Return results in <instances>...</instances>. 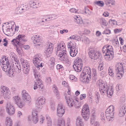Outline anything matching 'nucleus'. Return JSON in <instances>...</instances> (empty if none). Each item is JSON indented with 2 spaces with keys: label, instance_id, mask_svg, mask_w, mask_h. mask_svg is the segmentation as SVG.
<instances>
[{
  "label": "nucleus",
  "instance_id": "obj_41",
  "mask_svg": "<svg viewBox=\"0 0 126 126\" xmlns=\"http://www.w3.org/2000/svg\"><path fill=\"white\" fill-rule=\"evenodd\" d=\"M25 36L23 34H19L16 37V39H26L25 38Z\"/></svg>",
  "mask_w": 126,
  "mask_h": 126
},
{
  "label": "nucleus",
  "instance_id": "obj_29",
  "mask_svg": "<svg viewBox=\"0 0 126 126\" xmlns=\"http://www.w3.org/2000/svg\"><path fill=\"white\" fill-rule=\"evenodd\" d=\"M73 67L75 71L79 72L81 71L82 65L81 64L74 65H73Z\"/></svg>",
  "mask_w": 126,
  "mask_h": 126
},
{
  "label": "nucleus",
  "instance_id": "obj_10",
  "mask_svg": "<svg viewBox=\"0 0 126 126\" xmlns=\"http://www.w3.org/2000/svg\"><path fill=\"white\" fill-rule=\"evenodd\" d=\"M0 92L1 95H2L4 98L6 99H9L10 97L9 95L10 94V92L8 87L4 86H1L0 88Z\"/></svg>",
  "mask_w": 126,
  "mask_h": 126
},
{
  "label": "nucleus",
  "instance_id": "obj_4",
  "mask_svg": "<svg viewBox=\"0 0 126 126\" xmlns=\"http://www.w3.org/2000/svg\"><path fill=\"white\" fill-rule=\"evenodd\" d=\"M80 76L82 79L84 80V81L88 83L91 79V69L90 67L88 66L85 67Z\"/></svg>",
  "mask_w": 126,
  "mask_h": 126
},
{
  "label": "nucleus",
  "instance_id": "obj_37",
  "mask_svg": "<svg viewBox=\"0 0 126 126\" xmlns=\"http://www.w3.org/2000/svg\"><path fill=\"white\" fill-rule=\"evenodd\" d=\"M46 118L47 121V126H51L52 122L51 118L49 116H46Z\"/></svg>",
  "mask_w": 126,
  "mask_h": 126
},
{
  "label": "nucleus",
  "instance_id": "obj_62",
  "mask_svg": "<svg viewBox=\"0 0 126 126\" xmlns=\"http://www.w3.org/2000/svg\"><path fill=\"white\" fill-rule=\"evenodd\" d=\"M86 95L85 94H82L80 95V99L82 100L85 98L86 97Z\"/></svg>",
  "mask_w": 126,
  "mask_h": 126
},
{
  "label": "nucleus",
  "instance_id": "obj_9",
  "mask_svg": "<svg viewBox=\"0 0 126 126\" xmlns=\"http://www.w3.org/2000/svg\"><path fill=\"white\" fill-rule=\"evenodd\" d=\"M82 115L85 120L87 121L90 117V111L88 105L85 104L83 106L82 110Z\"/></svg>",
  "mask_w": 126,
  "mask_h": 126
},
{
  "label": "nucleus",
  "instance_id": "obj_53",
  "mask_svg": "<svg viewBox=\"0 0 126 126\" xmlns=\"http://www.w3.org/2000/svg\"><path fill=\"white\" fill-rule=\"evenodd\" d=\"M110 33V31L108 29H106V30L103 32L102 33L103 34H109Z\"/></svg>",
  "mask_w": 126,
  "mask_h": 126
},
{
  "label": "nucleus",
  "instance_id": "obj_17",
  "mask_svg": "<svg viewBox=\"0 0 126 126\" xmlns=\"http://www.w3.org/2000/svg\"><path fill=\"white\" fill-rule=\"evenodd\" d=\"M45 102V99L44 97H38L36 101V107L37 108L41 109L43 107Z\"/></svg>",
  "mask_w": 126,
  "mask_h": 126
},
{
  "label": "nucleus",
  "instance_id": "obj_28",
  "mask_svg": "<svg viewBox=\"0 0 126 126\" xmlns=\"http://www.w3.org/2000/svg\"><path fill=\"white\" fill-rule=\"evenodd\" d=\"M5 124L6 126H12L13 124L11 119L8 117H7L5 120Z\"/></svg>",
  "mask_w": 126,
  "mask_h": 126
},
{
  "label": "nucleus",
  "instance_id": "obj_27",
  "mask_svg": "<svg viewBox=\"0 0 126 126\" xmlns=\"http://www.w3.org/2000/svg\"><path fill=\"white\" fill-rule=\"evenodd\" d=\"M69 53L71 56L74 57L78 53V49L76 48H72L70 49Z\"/></svg>",
  "mask_w": 126,
  "mask_h": 126
},
{
  "label": "nucleus",
  "instance_id": "obj_44",
  "mask_svg": "<svg viewBox=\"0 0 126 126\" xmlns=\"http://www.w3.org/2000/svg\"><path fill=\"white\" fill-rule=\"evenodd\" d=\"M84 13L85 14H88L89 15H91L92 13V12L87 7H85L84 8Z\"/></svg>",
  "mask_w": 126,
  "mask_h": 126
},
{
  "label": "nucleus",
  "instance_id": "obj_36",
  "mask_svg": "<svg viewBox=\"0 0 126 126\" xmlns=\"http://www.w3.org/2000/svg\"><path fill=\"white\" fill-rule=\"evenodd\" d=\"M82 65V60L78 58L75 61L74 65Z\"/></svg>",
  "mask_w": 126,
  "mask_h": 126
},
{
  "label": "nucleus",
  "instance_id": "obj_30",
  "mask_svg": "<svg viewBox=\"0 0 126 126\" xmlns=\"http://www.w3.org/2000/svg\"><path fill=\"white\" fill-rule=\"evenodd\" d=\"M67 45L68 47L69 48L71 49L72 48L76 47V44L73 40H71L69 43L68 42Z\"/></svg>",
  "mask_w": 126,
  "mask_h": 126
},
{
  "label": "nucleus",
  "instance_id": "obj_39",
  "mask_svg": "<svg viewBox=\"0 0 126 126\" xmlns=\"http://www.w3.org/2000/svg\"><path fill=\"white\" fill-rule=\"evenodd\" d=\"M56 68L59 71L62 72L64 70V68L63 66L60 64H58L56 65Z\"/></svg>",
  "mask_w": 126,
  "mask_h": 126
},
{
  "label": "nucleus",
  "instance_id": "obj_5",
  "mask_svg": "<svg viewBox=\"0 0 126 126\" xmlns=\"http://www.w3.org/2000/svg\"><path fill=\"white\" fill-rule=\"evenodd\" d=\"M124 64L119 63H117L115 67L116 76L118 77L121 78L123 76L124 73Z\"/></svg>",
  "mask_w": 126,
  "mask_h": 126
},
{
  "label": "nucleus",
  "instance_id": "obj_49",
  "mask_svg": "<svg viewBox=\"0 0 126 126\" xmlns=\"http://www.w3.org/2000/svg\"><path fill=\"white\" fill-rule=\"evenodd\" d=\"M113 70L110 67H109V73L110 76L113 77L114 76V73L113 72Z\"/></svg>",
  "mask_w": 126,
  "mask_h": 126
},
{
  "label": "nucleus",
  "instance_id": "obj_20",
  "mask_svg": "<svg viewBox=\"0 0 126 126\" xmlns=\"http://www.w3.org/2000/svg\"><path fill=\"white\" fill-rule=\"evenodd\" d=\"M22 98L24 101L26 102H31V96L25 90H23L22 91Z\"/></svg>",
  "mask_w": 126,
  "mask_h": 126
},
{
  "label": "nucleus",
  "instance_id": "obj_18",
  "mask_svg": "<svg viewBox=\"0 0 126 126\" xmlns=\"http://www.w3.org/2000/svg\"><path fill=\"white\" fill-rule=\"evenodd\" d=\"M12 62L11 61L9 62L8 59L5 56L1 58V59L0 60V63L2 70L4 71L3 68L6 66H7L8 67H9V64L10 63H11Z\"/></svg>",
  "mask_w": 126,
  "mask_h": 126
},
{
  "label": "nucleus",
  "instance_id": "obj_55",
  "mask_svg": "<svg viewBox=\"0 0 126 126\" xmlns=\"http://www.w3.org/2000/svg\"><path fill=\"white\" fill-rule=\"evenodd\" d=\"M40 39L39 35H33L31 38L32 39Z\"/></svg>",
  "mask_w": 126,
  "mask_h": 126
},
{
  "label": "nucleus",
  "instance_id": "obj_12",
  "mask_svg": "<svg viewBox=\"0 0 126 126\" xmlns=\"http://www.w3.org/2000/svg\"><path fill=\"white\" fill-rule=\"evenodd\" d=\"M65 107L62 103H59L58 105L57 114L59 117H62L65 112Z\"/></svg>",
  "mask_w": 126,
  "mask_h": 126
},
{
  "label": "nucleus",
  "instance_id": "obj_35",
  "mask_svg": "<svg viewBox=\"0 0 126 126\" xmlns=\"http://www.w3.org/2000/svg\"><path fill=\"white\" fill-rule=\"evenodd\" d=\"M13 99L16 104L21 100L20 97L18 95L13 96Z\"/></svg>",
  "mask_w": 126,
  "mask_h": 126
},
{
  "label": "nucleus",
  "instance_id": "obj_24",
  "mask_svg": "<svg viewBox=\"0 0 126 126\" xmlns=\"http://www.w3.org/2000/svg\"><path fill=\"white\" fill-rule=\"evenodd\" d=\"M53 45L52 43H50L48 47L45 52L47 57H49L51 55L53 49Z\"/></svg>",
  "mask_w": 126,
  "mask_h": 126
},
{
  "label": "nucleus",
  "instance_id": "obj_56",
  "mask_svg": "<svg viewBox=\"0 0 126 126\" xmlns=\"http://www.w3.org/2000/svg\"><path fill=\"white\" fill-rule=\"evenodd\" d=\"M51 108L52 110H54L55 109V107L54 103H51Z\"/></svg>",
  "mask_w": 126,
  "mask_h": 126
},
{
  "label": "nucleus",
  "instance_id": "obj_61",
  "mask_svg": "<svg viewBox=\"0 0 126 126\" xmlns=\"http://www.w3.org/2000/svg\"><path fill=\"white\" fill-rule=\"evenodd\" d=\"M12 60H14L15 61V62H14V63H16V64L18 63L19 62L18 59L17 58V57L16 56Z\"/></svg>",
  "mask_w": 126,
  "mask_h": 126
},
{
  "label": "nucleus",
  "instance_id": "obj_34",
  "mask_svg": "<svg viewBox=\"0 0 126 126\" xmlns=\"http://www.w3.org/2000/svg\"><path fill=\"white\" fill-rule=\"evenodd\" d=\"M99 23L102 26H106L108 23L106 20L104 18H100L99 19Z\"/></svg>",
  "mask_w": 126,
  "mask_h": 126
},
{
  "label": "nucleus",
  "instance_id": "obj_46",
  "mask_svg": "<svg viewBox=\"0 0 126 126\" xmlns=\"http://www.w3.org/2000/svg\"><path fill=\"white\" fill-rule=\"evenodd\" d=\"M69 38L70 39H81L80 37L79 36H78L77 35H73L70 37Z\"/></svg>",
  "mask_w": 126,
  "mask_h": 126
},
{
  "label": "nucleus",
  "instance_id": "obj_22",
  "mask_svg": "<svg viewBox=\"0 0 126 126\" xmlns=\"http://www.w3.org/2000/svg\"><path fill=\"white\" fill-rule=\"evenodd\" d=\"M113 49L111 45H107L103 47L102 52L103 53L108 52L110 53L112 52H113Z\"/></svg>",
  "mask_w": 126,
  "mask_h": 126
},
{
  "label": "nucleus",
  "instance_id": "obj_51",
  "mask_svg": "<svg viewBox=\"0 0 126 126\" xmlns=\"http://www.w3.org/2000/svg\"><path fill=\"white\" fill-rule=\"evenodd\" d=\"M82 123L81 118L79 117H78L77 119L76 124Z\"/></svg>",
  "mask_w": 126,
  "mask_h": 126
},
{
  "label": "nucleus",
  "instance_id": "obj_64",
  "mask_svg": "<svg viewBox=\"0 0 126 126\" xmlns=\"http://www.w3.org/2000/svg\"><path fill=\"white\" fill-rule=\"evenodd\" d=\"M109 13L107 11H106L104 12L103 14V16L105 17H107L109 16Z\"/></svg>",
  "mask_w": 126,
  "mask_h": 126
},
{
  "label": "nucleus",
  "instance_id": "obj_1",
  "mask_svg": "<svg viewBox=\"0 0 126 126\" xmlns=\"http://www.w3.org/2000/svg\"><path fill=\"white\" fill-rule=\"evenodd\" d=\"M33 71L35 78V79L34 80L35 83L34 84V89L35 90L38 88L39 90L42 91L44 85L42 81L38 78V76H40L39 75V72L35 68H33Z\"/></svg>",
  "mask_w": 126,
  "mask_h": 126
},
{
  "label": "nucleus",
  "instance_id": "obj_54",
  "mask_svg": "<svg viewBox=\"0 0 126 126\" xmlns=\"http://www.w3.org/2000/svg\"><path fill=\"white\" fill-rule=\"evenodd\" d=\"M45 119L44 117L41 116L40 117V118L39 119L40 122V124H43V122L45 120Z\"/></svg>",
  "mask_w": 126,
  "mask_h": 126
},
{
  "label": "nucleus",
  "instance_id": "obj_7",
  "mask_svg": "<svg viewBox=\"0 0 126 126\" xmlns=\"http://www.w3.org/2000/svg\"><path fill=\"white\" fill-rule=\"evenodd\" d=\"M41 56L40 54H36L34 56L33 59V63L38 70H40V67L41 68L43 66V63L41 62L42 59Z\"/></svg>",
  "mask_w": 126,
  "mask_h": 126
},
{
  "label": "nucleus",
  "instance_id": "obj_45",
  "mask_svg": "<svg viewBox=\"0 0 126 126\" xmlns=\"http://www.w3.org/2000/svg\"><path fill=\"white\" fill-rule=\"evenodd\" d=\"M20 108H22L24 106V104L21 101L16 104Z\"/></svg>",
  "mask_w": 126,
  "mask_h": 126
},
{
  "label": "nucleus",
  "instance_id": "obj_40",
  "mask_svg": "<svg viewBox=\"0 0 126 126\" xmlns=\"http://www.w3.org/2000/svg\"><path fill=\"white\" fill-rule=\"evenodd\" d=\"M48 17V20H53L56 18L57 17V15H48V16H47Z\"/></svg>",
  "mask_w": 126,
  "mask_h": 126
},
{
  "label": "nucleus",
  "instance_id": "obj_23",
  "mask_svg": "<svg viewBox=\"0 0 126 126\" xmlns=\"http://www.w3.org/2000/svg\"><path fill=\"white\" fill-rule=\"evenodd\" d=\"M15 109L14 107L10 104H7L6 111L8 114L10 115H13L15 113Z\"/></svg>",
  "mask_w": 126,
  "mask_h": 126
},
{
  "label": "nucleus",
  "instance_id": "obj_31",
  "mask_svg": "<svg viewBox=\"0 0 126 126\" xmlns=\"http://www.w3.org/2000/svg\"><path fill=\"white\" fill-rule=\"evenodd\" d=\"M30 6L33 8H37V2L33 0L29 2Z\"/></svg>",
  "mask_w": 126,
  "mask_h": 126
},
{
  "label": "nucleus",
  "instance_id": "obj_57",
  "mask_svg": "<svg viewBox=\"0 0 126 126\" xmlns=\"http://www.w3.org/2000/svg\"><path fill=\"white\" fill-rule=\"evenodd\" d=\"M20 6H22V8L24 9L23 10L24 12H25L27 10V8L28 7V6L24 4Z\"/></svg>",
  "mask_w": 126,
  "mask_h": 126
},
{
  "label": "nucleus",
  "instance_id": "obj_15",
  "mask_svg": "<svg viewBox=\"0 0 126 126\" xmlns=\"http://www.w3.org/2000/svg\"><path fill=\"white\" fill-rule=\"evenodd\" d=\"M18 40L19 41H17V40H12V42H14L13 45L15 47H16V51L19 55H20L22 54V51L20 47H18V46L19 47L21 46L22 45V44L20 42V40Z\"/></svg>",
  "mask_w": 126,
  "mask_h": 126
},
{
  "label": "nucleus",
  "instance_id": "obj_48",
  "mask_svg": "<svg viewBox=\"0 0 126 126\" xmlns=\"http://www.w3.org/2000/svg\"><path fill=\"white\" fill-rule=\"evenodd\" d=\"M77 23L79 25L83 24V21L81 18L79 19L77 17V18L76 19Z\"/></svg>",
  "mask_w": 126,
  "mask_h": 126
},
{
  "label": "nucleus",
  "instance_id": "obj_59",
  "mask_svg": "<svg viewBox=\"0 0 126 126\" xmlns=\"http://www.w3.org/2000/svg\"><path fill=\"white\" fill-rule=\"evenodd\" d=\"M10 56L12 59L14 58L16 56L14 53L12 52H11L10 53Z\"/></svg>",
  "mask_w": 126,
  "mask_h": 126
},
{
  "label": "nucleus",
  "instance_id": "obj_33",
  "mask_svg": "<svg viewBox=\"0 0 126 126\" xmlns=\"http://www.w3.org/2000/svg\"><path fill=\"white\" fill-rule=\"evenodd\" d=\"M57 126H65L64 120L61 118L59 119L58 121Z\"/></svg>",
  "mask_w": 126,
  "mask_h": 126
},
{
  "label": "nucleus",
  "instance_id": "obj_8",
  "mask_svg": "<svg viewBox=\"0 0 126 126\" xmlns=\"http://www.w3.org/2000/svg\"><path fill=\"white\" fill-rule=\"evenodd\" d=\"M88 53L90 58L94 59H98L101 55L98 51L95 50L92 47L89 48Z\"/></svg>",
  "mask_w": 126,
  "mask_h": 126
},
{
  "label": "nucleus",
  "instance_id": "obj_2",
  "mask_svg": "<svg viewBox=\"0 0 126 126\" xmlns=\"http://www.w3.org/2000/svg\"><path fill=\"white\" fill-rule=\"evenodd\" d=\"M9 67L6 66L3 68L4 71L5 72H8L10 74L12 72L15 71L17 73H19L21 70L20 65L18 63L16 64V63L12 62L11 63L9 64Z\"/></svg>",
  "mask_w": 126,
  "mask_h": 126
},
{
  "label": "nucleus",
  "instance_id": "obj_3",
  "mask_svg": "<svg viewBox=\"0 0 126 126\" xmlns=\"http://www.w3.org/2000/svg\"><path fill=\"white\" fill-rule=\"evenodd\" d=\"M99 91L101 94L104 95L106 93L108 97H110L113 94V90L112 88H109L106 83L100 85Z\"/></svg>",
  "mask_w": 126,
  "mask_h": 126
},
{
  "label": "nucleus",
  "instance_id": "obj_50",
  "mask_svg": "<svg viewBox=\"0 0 126 126\" xmlns=\"http://www.w3.org/2000/svg\"><path fill=\"white\" fill-rule=\"evenodd\" d=\"M46 82L48 84H50L51 82V80L50 77H48L46 78Z\"/></svg>",
  "mask_w": 126,
  "mask_h": 126
},
{
  "label": "nucleus",
  "instance_id": "obj_47",
  "mask_svg": "<svg viewBox=\"0 0 126 126\" xmlns=\"http://www.w3.org/2000/svg\"><path fill=\"white\" fill-rule=\"evenodd\" d=\"M33 42L35 44V46H39L41 44V42L40 41V40H34Z\"/></svg>",
  "mask_w": 126,
  "mask_h": 126
},
{
  "label": "nucleus",
  "instance_id": "obj_25",
  "mask_svg": "<svg viewBox=\"0 0 126 126\" xmlns=\"http://www.w3.org/2000/svg\"><path fill=\"white\" fill-rule=\"evenodd\" d=\"M106 55L104 56L105 59L107 61H110L112 60L114 57V52L110 53L105 52Z\"/></svg>",
  "mask_w": 126,
  "mask_h": 126
},
{
  "label": "nucleus",
  "instance_id": "obj_32",
  "mask_svg": "<svg viewBox=\"0 0 126 126\" xmlns=\"http://www.w3.org/2000/svg\"><path fill=\"white\" fill-rule=\"evenodd\" d=\"M52 89L53 92L56 94V95L58 97L59 96V92L58 91L57 87L55 85H53Z\"/></svg>",
  "mask_w": 126,
  "mask_h": 126
},
{
  "label": "nucleus",
  "instance_id": "obj_21",
  "mask_svg": "<svg viewBox=\"0 0 126 126\" xmlns=\"http://www.w3.org/2000/svg\"><path fill=\"white\" fill-rule=\"evenodd\" d=\"M126 112V104H125L120 106L118 113V116L120 117L124 116Z\"/></svg>",
  "mask_w": 126,
  "mask_h": 126
},
{
  "label": "nucleus",
  "instance_id": "obj_14",
  "mask_svg": "<svg viewBox=\"0 0 126 126\" xmlns=\"http://www.w3.org/2000/svg\"><path fill=\"white\" fill-rule=\"evenodd\" d=\"M37 112L35 110H33L32 113V117L31 116L28 117V121L30 123L33 122L36 124L38 122V119L37 114Z\"/></svg>",
  "mask_w": 126,
  "mask_h": 126
},
{
  "label": "nucleus",
  "instance_id": "obj_38",
  "mask_svg": "<svg viewBox=\"0 0 126 126\" xmlns=\"http://www.w3.org/2000/svg\"><path fill=\"white\" fill-rule=\"evenodd\" d=\"M94 3L95 4L100 7L103 6L104 4V2L103 1H95L94 2Z\"/></svg>",
  "mask_w": 126,
  "mask_h": 126
},
{
  "label": "nucleus",
  "instance_id": "obj_58",
  "mask_svg": "<svg viewBox=\"0 0 126 126\" xmlns=\"http://www.w3.org/2000/svg\"><path fill=\"white\" fill-rule=\"evenodd\" d=\"M69 11L72 13H76L78 11L77 10H76L74 8H72L70 9L69 10Z\"/></svg>",
  "mask_w": 126,
  "mask_h": 126
},
{
  "label": "nucleus",
  "instance_id": "obj_6",
  "mask_svg": "<svg viewBox=\"0 0 126 126\" xmlns=\"http://www.w3.org/2000/svg\"><path fill=\"white\" fill-rule=\"evenodd\" d=\"M114 107L113 105L110 106L106 110L105 113L106 117L109 121H112L114 116Z\"/></svg>",
  "mask_w": 126,
  "mask_h": 126
},
{
  "label": "nucleus",
  "instance_id": "obj_16",
  "mask_svg": "<svg viewBox=\"0 0 126 126\" xmlns=\"http://www.w3.org/2000/svg\"><path fill=\"white\" fill-rule=\"evenodd\" d=\"M65 46L64 43L63 42H61L58 44L57 47H56L55 49L57 55L58 53L60 52H65L66 51Z\"/></svg>",
  "mask_w": 126,
  "mask_h": 126
},
{
  "label": "nucleus",
  "instance_id": "obj_42",
  "mask_svg": "<svg viewBox=\"0 0 126 126\" xmlns=\"http://www.w3.org/2000/svg\"><path fill=\"white\" fill-rule=\"evenodd\" d=\"M93 72L92 76L94 80L96 79L97 78V75L96 70L95 69H93Z\"/></svg>",
  "mask_w": 126,
  "mask_h": 126
},
{
  "label": "nucleus",
  "instance_id": "obj_26",
  "mask_svg": "<svg viewBox=\"0 0 126 126\" xmlns=\"http://www.w3.org/2000/svg\"><path fill=\"white\" fill-rule=\"evenodd\" d=\"M55 59L54 58H51L48 63V64L49 67L51 69H53L55 65Z\"/></svg>",
  "mask_w": 126,
  "mask_h": 126
},
{
  "label": "nucleus",
  "instance_id": "obj_19",
  "mask_svg": "<svg viewBox=\"0 0 126 126\" xmlns=\"http://www.w3.org/2000/svg\"><path fill=\"white\" fill-rule=\"evenodd\" d=\"M65 98L67 104L69 107L74 106L75 104V101L72 98L71 95H67L65 96Z\"/></svg>",
  "mask_w": 126,
  "mask_h": 126
},
{
  "label": "nucleus",
  "instance_id": "obj_63",
  "mask_svg": "<svg viewBox=\"0 0 126 126\" xmlns=\"http://www.w3.org/2000/svg\"><path fill=\"white\" fill-rule=\"evenodd\" d=\"M103 69V65L102 64H100L99 65L98 69L99 70L101 71Z\"/></svg>",
  "mask_w": 126,
  "mask_h": 126
},
{
  "label": "nucleus",
  "instance_id": "obj_60",
  "mask_svg": "<svg viewBox=\"0 0 126 126\" xmlns=\"http://www.w3.org/2000/svg\"><path fill=\"white\" fill-rule=\"evenodd\" d=\"M82 42L85 44H89L90 43L89 40H82Z\"/></svg>",
  "mask_w": 126,
  "mask_h": 126
},
{
  "label": "nucleus",
  "instance_id": "obj_52",
  "mask_svg": "<svg viewBox=\"0 0 126 126\" xmlns=\"http://www.w3.org/2000/svg\"><path fill=\"white\" fill-rule=\"evenodd\" d=\"M80 104L78 103V102H77L76 101L75 104V105H74L75 107L77 108H79L80 107Z\"/></svg>",
  "mask_w": 126,
  "mask_h": 126
},
{
  "label": "nucleus",
  "instance_id": "obj_13",
  "mask_svg": "<svg viewBox=\"0 0 126 126\" xmlns=\"http://www.w3.org/2000/svg\"><path fill=\"white\" fill-rule=\"evenodd\" d=\"M66 51L60 52L58 53L59 59L63 62H67L69 60L66 54Z\"/></svg>",
  "mask_w": 126,
  "mask_h": 126
},
{
  "label": "nucleus",
  "instance_id": "obj_43",
  "mask_svg": "<svg viewBox=\"0 0 126 126\" xmlns=\"http://www.w3.org/2000/svg\"><path fill=\"white\" fill-rule=\"evenodd\" d=\"M106 4L108 5L111 4L112 5H113L115 3L114 0H105Z\"/></svg>",
  "mask_w": 126,
  "mask_h": 126
},
{
  "label": "nucleus",
  "instance_id": "obj_11",
  "mask_svg": "<svg viewBox=\"0 0 126 126\" xmlns=\"http://www.w3.org/2000/svg\"><path fill=\"white\" fill-rule=\"evenodd\" d=\"M20 60L22 65L23 72L25 74H27L29 71V63L27 61L23 58H21Z\"/></svg>",
  "mask_w": 126,
  "mask_h": 126
}]
</instances>
